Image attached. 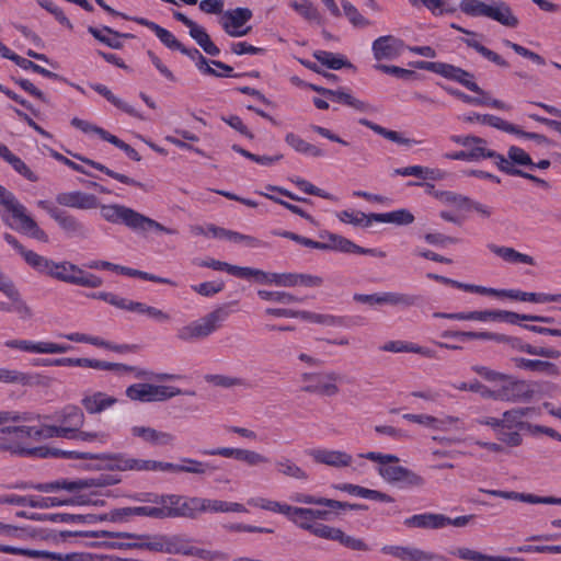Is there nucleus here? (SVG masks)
<instances>
[{"mask_svg":"<svg viewBox=\"0 0 561 561\" xmlns=\"http://www.w3.org/2000/svg\"><path fill=\"white\" fill-rule=\"evenodd\" d=\"M60 206L89 210L100 207L102 218L113 225H124L131 231L144 233L149 230L175 234L178 231L168 228L154 219L121 204L100 205L95 195L81 191L61 192L56 195Z\"/></svg>","mask_w":561,"mask_h":561,"instance_id":"1","label":"nucleus"},{"mask_svg":"<svg viewBox=\"0 0 561 561\" xmlns=\"http://www.w3.org/2000/svg\"><path fill=\"white\" fill-rule=\"evenodd\" d=\"M151 518H196L201 513H244L247 508L240 503L203 497H188L179 494H167L163 506H150Z\"/></svg>","mask_w":561,"mask_h":561,"instance_id":"2","label":"nucleus"},{"mask_svg":"<svg viewBox=\"0 0 561 561\" xmlns=\"http://www.w3.org/2000/svg\"><path fill=\"white\" fill-rule=\"evenodd\" d=\"M359 457L377 462V472L387 483L400 484L403 488H422L425 484L422 476L398 465L400 459L396 455L368 451L359 454Z\"/></svg>","mask_w":561,"mask_h":561,"instance_id":"3","label":"nucleus"},{"mask_svg":"<svg viewBox=\"0 0 561 561\" xmlns=\"http://www.w3.org/2000/svg\"><path fill=\"white\" fill-rule=\"evenodd\" d=\"M453 142L463 147L462 150L445 153V158L449 160L479 162L484 159H493L499 167L500 158H505L496 153L489 147L485 139L471 135H451L449 138Z\"/></svg>","mask_w":561,"mask_h":561,"instance_id":"4","label":"nucleus"},{"mask_svg":"<svg viewBox=\"0 0 561 561\" xmlns=\"http://www.w3.org/2000/svg\"><path fill=\"white\" fill-rule=\"evenodd\" d=\"M228 316L226 307H218L203 318L180 328L176 337L186 343L206 339L221 327Z\"/></svg>","mask_w":561,"mask_h":561,"instance_id":"5","label":"nucleus"},{"mask_svg":"<svg viewBox=\"0 0 561 561\" xmlns=\"http://www.w3.org/2000/svg\"><path fill=\"white\" fill-rule=\"evenodd\" d=\"M0 204L19 221L18 230L38 241L48 242L47 233L26 214V207L16 199L13 193L2 185H0Z\"/></svg>","mask_w":561,"mask_h":561,"instance_id":"6","label":"nucleus"},{"mask_svg":"<svg viewBox=\"0 0 561 561\" xmlns=\"http://www.w3.org/2000/svg\"><path fill=\"white\" fill-rule=\"evenodd\" d=\"M119 482V479L108 473H101L94 478H85V479H77V480H61L55 481L50 483H38V484H27L22 483L16 485L15 488L26 489L32 488L41 492H53L56 490H67L70 492L80 491L83 489L90 488H104L108 485H113Z\"/></svg>","mask_w":561,"mask_h":561,"instance_id":"7","label":"nucleus"},{"mask_svg":"<svg viewBox=\"0 0 561 561\" xmlns=\"http://www.w3.org/2000/svg\"><path fill=\"white\" fill-rule=\"evenodd\" d=\"M49 277L87 288H98L103 284L102 278L98 275L85 272L78 265L68 261H54Z\"/></svg>","mask_w":561,"mask_h":561,"instance_id":"8","label":"nucleus"},{"mask_svg":"<svg viewBox=\"0 0 561 561\" xmlns=\"http://www.w3.org/2000/svg\"><path fill=\"white\" fill-rule=\"evenodd\" d=\"M37 206L45 210L69 238L87 239L89 237V229L73 215L54 206L48 201H38Z\"/></svg>","mask_w":561,"mask_h":561,"instance_id":"9","label":"nucleus"},{"mask_svg":"<svg viewBox=\"0 0 561 561\" xmlns=\"http://www.w3.org/2000/svg\"><path fill=\"white\" fill-rule=\"evenodd\" d=\"M354 301L368 306H391L402 309L413 307L417 304L419 297L412 294L399 291H382L375 294H355Z\"/></svg>","mask_w":561,"mask_h":561,"instance_id":"10","label":"nucleus"},{"mask_svg":"<svg viewBox=\"0 0 561 561\" xmlns=\"http://www.w3.org/2000/svg\"><path fill=\"white\" fill-rule=\"evenodd\" d=\"M414 67L434 72L446 79L456 81L468 90H479V85L473 80V75L450 64L436 61H416Z\"/></svg>","mask_w":561,"mask_h":561,"instance_id":"11","label":"nucleus"},{"mask_svg":"<svg viewBox=\"0 0 561 561\" xmlns=\"http://www.w3.org/2000/svg\"><path fill=\"white\" fill-rule=\"evenodd\" d=\"M181 393L179 388L151 383H134L126 389V396L130 400L140 402L165 401Z\"/></svg>","mask_w":561,"mask_h":561,"instance_id":"12","label":"nucleus"},{"mask_svg":"<svg viewBox=\"0 0 561 561\" xmlns=\"http://www.w3.org/2000/svg\"><path fill=\"white\" fill-rule=\"evenodd\" d=\"M102 458L110 470L162 471V461L131 458L125 454H105Z\"/></svg>","mask_w":561,"mask_h":561,"instance_id":"13","label":"nucleus"},{"mask_svg":"<svg viewBox=\"0 0 561 561\" xmlns=\"http://www.w3.org/2000/svg\"><path fill=\"white\" fill-rule=\"evenodd\" d=\"M318 237V249H329L343 253L369 254L380 257L385 256L383 252H379L375 249H364L351 240L337 234L321 232Z\"/></svg>","mask_w":561,"mask_h":561,"instance_id":"14","label":"nucleus"},{"mask_svg":"<svg viewBox=\"0 0 561 561\" xmlns=\"http://www.w3.org/2000/svg\"><path fill=\"white\" fill-rule=\"evenodd\" d=\"M253 16V13L248 8H236L227 10L222 13L220 24L224 31L231 37H241L249 34L252 26L243 27Z\"/></svg>","mask_w":561,"mask_h":561,"instance_id":"15","label":"nucleus"},{"mask_svg":"<svg viewBox=\"0 0 561 561\" xmlns=\"http://www.w3.org/2000/svg\"><path fill=\"white\" fill-rule=\"evenodd\" d=\"M497 398L501 401H523L528 400L533 396L529 386L523 380H516L504 374V378L497 383Z\"/></svg>","mask_w":561,"mask_h":561,"instance_id":"16","label":"nucleus"},{"mask_svg":"<svg viewBox=\"0 0 561 561\" xmlns=\"http://www.w3.org/2000/svg\"><path fill=\"white\" fill-rule=\"evenodd\" d=\"M404 48L403 41L392 35L379 36L371 45L374 58L378 61L393 60L401 55Z\"/></svg>","mask_w":561,"mask_h":561,"instance_id":"17","label":"nucleus"},{"mask_svg":"<svg viewBox=\"0 0 561 561\" xmlns=\"http://www.w3.org/2000/svg\"><path fill=\"white\" fill-rule=\"evenodd\" d=\"M329 101L352 106L358 111H366L367 104L341 90H329L318 87V108L327 110Z\"/></svg>","mask_w":561,"mask_h":561,"instance_id":"18","label":"nucleus"},{"mask_svg":"<svg viewBox=\"0 0 561 561\" xmlns=\"http://www.w3.org/2000/svg\"><path fill=\"white\" fill-rule=\"evenodd\" d=\"M0 291H2L9 299L12 300V311L16 312L22 320H27L32 318L33 311L31 307L22 299L13 282L7 278L1 272Z\"/></svg>","mask_w":561,"mask_h":561,"instance_id":"19","label":"nucleus"},{"mask_svg":"<svg viewBox=\"0 0 561 561\" xmlns=\"http://www.w3.org/2000/svg\"><path fill=\"white\" fill-rule=\"evenodd\" d=\"M500 343L507 344L512 350L523 352L529 355L539 356L543 358L558 359L561 352L553 347L533 346L524 342L519 337L508 336L503 334V340Z\"/></svg>","mask_w":561,"mask_h":561,"instance_id":"20","label":"nucleus"},{"mask_svg":"<svg viewBox=\"0 0 561 561\" xmlns=\"http://www.w3.org/2000/svg\"><path fill=\"white\" fill-rule=\"evenodd\" d=\"M363 504H351L325 497H318V519L333 520L339 518L346 510H366Z\"/></svg>","mask_w":561,"mask_h":561,"instance_id":"21","label":"nucleus"},{"mask_svg":"<svg viewBox=\"0 0 561 561\" xmlns=\"http://www.w3.org/2000/svg\"><path fill=\"white\" fill-rule=\"evenodd\" d=\"M102 536L133 539V541H115L110 546L118 549H147L153 551L154 540L150 535H136L130 533L102 531Z\"/></svg>","mask_w":561,"mask_h":561,"instance_id":"22","label":"nucleus"},{"mask_svg":"<svg viewBox=\"0 0 561 561\" xmlns=\"http://www.w3.org/2000/svg\"><path fill=\"white\" fill-rule=\"evenodd\" d=\"M131 435L142 439L151 446H173L175 436L169 432L158 431L149 426H134L131 427Z\"/></svg>","mask_w":561,"mask_h":561,"instance_id":"23","label":"nucleus"},{"mask_svg":"<svg viewBox=\"0 0 561 561\" xmlns=\"http://www.w3.org/2000/svg\"><path fill=\"white\" fill-rule=\"evenodd\" d=\"M383 554L392 556L401 561H432L435 554L409 546L387 545L381 548Z\"/></svg>","mask_w":561,"mask_h":561,"instance_id":"24","label":"nucleus"},{"mask_svg":"<svg viewBox=\"0 0 561 561\" xmlns=\"http://www.w3.org/2000/svg\"><path fill=\"white\" fill-rule=\"evenodd\" d=\"M531 411L529 408H519L505 411L502 417L483 416L477 420L481 425L490 426L496 434L501 427H512L517 422V419H523Z\"/></svg>","mask_w":561,"mask_h":561,"instance_id":"25","label":"nucleus"},{"mask_svg":"<svg viewBox=\"0 0 561 561\" xmlns=\"http://www.w3.org/2000/svg\"><path fill=\"white\" fill-rule=\"evenodd\" d=\"M154 552H165L171 554H193V548L184 545L183 540L179 536H165V535H153Z\"/></svg>","mask_w":561,"mask_h":561,"instance_id":"26","label":"nucleus"},{"mask_svg":"<svg viewBox=\"0 0 561 561\" xmlns=\"http://www.w3.org/2000/svg\"><path fill=\"white\" fill-rule=\"evenodd\" d=\"M103 517H99L95 514H68V513H55V514H38L33 513L30 519L37 522H51V523H80V524H94L101 520Z\"/></svg>","mask_w":561,"mask_h":561,"instance_id":"27","label":"nucleus"},{"mask_svg":"<svg viewBox=\"0 0 561 561\" xmlns=\"http://www.w3.org/2000/svg\"><path fill=\"white\" fill-rule=\"evenodd\" d=\"M511 360L516 368L531 373L543 374L550 377H558L561 374L559 366L552 362L524 357H513Z\"/></svg>","mask_w":561,"mask_h":561,"instance_id":"28","label":"nucleus"},{"mask_svg":"<svg viewBox=\"0 0 561 561\" xmlns=\"http://www.w3.org/2000/svg\"><path fill=\"white\" fill-rule=\"evenodd\" d=\"M485 18L511 28H515L519 25L518 18L514 14L511 5L505 1H495L489 4Z\"/></svg>","mask_w":561,"mask_h":561,"instance_id":"29","label":"nucleus"},{"mask_svg":"<svg viewBox=\"0 0 561 561\" xmlns=\"http://www.w3.org/2000/svg\"><path fill=\"white\" fill-rule=\"evenodd\" d=\"M448 516L438 513H422L408 517L404 525L412 528L442 529L446 527Z\"/></svg>","mask_w":561,"mask_h":561,"instance_id":"30","label":"nucleus"},{"mask_svg":"<svg viewBox=\"0 0 561 561\" xmlns=\"http://www.w3.org/2000/svg\"><path fill=\"white\" fill-rule=\"evenodd\" d=\"M486 248L497 257L508 264L536 265V261L531 255L518 252L514 248L488 243Z\"/></svg>","mask_w":561,"mask_h":561,"instance_id":"31","label":"nucleus"},{"mask_svg":"<svg viewBox=\"0 0 561 561\" xmlns=\"http://www.w3.org/2000/svg\"><path fill=\"white\" fill-rule=\"evenodd\" d=\"M504 297L534 304L561 302V294L527 293L519 289H503Z\"/></svg>","mask_w":561,"mask_h":561,"instance_id":"32","label":"nucleus"},{"mask_svg":"<svg viewBox=\"0 0 561 561\" xmlns=\"http://www.w3.org/2000/svg\"><path fill=\"white\" fill-rule=\"evenodd\" d=\"M343 375L334 370L318 374V396L334 397L340 392Z\"/></svg>","mask_w":561,"mask_h":561,"instance_id":"33","label":"nucleus"},{"mask_svg":"<svg viewBox=\"0 0 561 561\" xmlns=\"http://www.w3.org/2000/svg\"><path fill=\"white\" fill-rule=\"evenodd\" d=\"M334 489L346 492L354 496L362 497V499H368V500H374V501H379V502H385V503H392L394 501L393 497L388 495L387 493H383V492H380L377 490L367 489V488H364V486H360L357 484L342 483V484L334 485Z\"/></svg>","mask_w":561,"mask_h":561,"instance_id":"34","label":"nucleus"},{"mask_svg":"<svg viewBox=\"0 0 561 561\" xmlns=\"http://www.w3.org/2000/svg\"><path fill=\"white\" fill-rule=\"evenodd\" d=\"M318 462L335 469H343L352 465L353 456L343 450L318 449Z\"/></svg>","mask_w":561,"mask_h":561,"instance_id":"35","label":"nucleus"},{"mask_svg":"<svg viewBox=\"0 0 561 561\" xmlns=\"http://www.w3.org/2000/svg\"><path fill=\"white\" fill-rule=\"evenodd\" d=\"M133 21L154 32L157 37L168 48L178 50L180 47H182V43L170 31L163 28L157 23L139 16H133Z\"/></svg>","mask_w":561,"mask_h":561,"instance_id":"36","label":"nucleus"},{"mask_svg":"<svg viewBox=\"0 0 561 561\" xmlns=\"http://www.w3.org/2000/svg\"><path fill=\"white\" fill-rule=\"evenodd\" d=\"M73 157L91 167H93L94 169L105 173L106 175L111 176L112 179L116 180V181H119L121 183H124V184H127V185H131V186H136V187H139L141 190H144L145 192H148L150 191V186L147 185V184H144L141 182H138L125 174H122V173H118V172H115L111 169H108L107 167H105L104 164L102 163H99V162H95L91 159H88V158H84L82 156H79V154H73Z\"/></svg>","mask_w":561,"mask_h":561,"instance_id":"37","label":"nucleus"},{"mask_svg":"<svg viewBox=\"0 0 561 561\" xmlns=\"http://www.w3.org/2000/svg\"><path fill=\"white\" fill-rule=\"evenodd\" d=\"M73 157L91 167H93L94 169L105 173L106 175L111 176L112 179L116 180V181H119L121 183H124V184H127V185H131V186H136V187H139L141 190H144L145 192H148L150 191V186L147 185V184H144L141 182H138L125 174H122V173H118V172H115L111 169H108L107 167H105L104 164L102 163H99V162H95L91 159H88V158H84L82 156H79V154H73Z\"/></svg>","mask_w":561,"mask_h":561,"instance_id":"38","label":"nucleus"},{"mask_svg":"<svg viewBox=\"0 0 561 561\" xmlns=\"http://www.w3.org/2000/svg\"><path fill=\"white\" fill-rule=\"evenodd\" d=\"M116 398L107 396L104 392H95L91 396H85L81 403L90 414L101 413L107 408L116 403Z\"/></svg>","mask_w":561,"mask_h":561,"instance_id":"39","label":"nucleus"},{"mask_svg":"<svg viewBox=\"0 0 561 561\" xmlns=\"http://www.w3.org/2000/svg\"><path fill=\"white\" fill-rule=\"evenodd\" d=\"M88 32L99 42L103 43L104 45L113 48V49H121L123 47L122 42L118 41L119 37H130V34H122L117 31H114L113 28L108 26H103L102 30L89 26Z\"/></svg>","mask_w":561,"mask_h":561,"instance_id":"40","label":"nucleus"},{"mask_svg":"<svg viewBox=\"0 0 561 561\" xmlns=\"http://www.w3.org/2000/svg\"><path fill=\"white\" fill-rule=\"evenodd\" d=\"M290 511L285 513L297 526L316 534V512L311 508H301L290 506Z\"/></svg>","mask_w":561,"mask_h":561,"instance_id":"41","label":"nucleus"},{"mask_svg":"<svg viewBox=\"0 0 561 561\" xmlns=\"http://www.w3.org/2000/svg\"><path fill=\"white\" fill-rule=\"evenodd\" d=\"M103 517L101 520L124 522L131 516H146L151 518L150 506H136V507H122L111 511L105 515H98Z\"/></svg>","mask_w":561,"mask_h":561,"instance_id":"42","label":"nucleus"},{"mask_svg":"<svg viewBox=\"0 0 561 561\" xmlns=\"http://www.w3.org/2000/svg\"><path fill=\"white\" fill-rule=\"evenodd\" d=\"M451 554L458 557L463 561H520V559L518 558L504 556H489L467 547H459L456 550L451 551Z\"/></svg>","mask_w":561,"mask_h":561,"instance_id":"43","label":"nucleus"},{"mask_svg":"<svg viewBox=\"0 0 561 561\" xmlns=\"http://www.w3.org/2000/svg\"><path fill=\"white\" fill-rule=\"evenodd\" d=\"M482 492L492 496L501 497L504 500H514L529 504H547V496H539L531 493H519L515 491L503 490H481Z\"/></svg>","mask_w":561,"mask_h":561,"instance_id":"44","label":"nucleus"},{"mask_svg":"<svg viewBox=\"0 0 561 561\" xmlns=\"http://www.w3.org/2000/svg\"><path fill=\"white\" fill-rule=\"evenodd\" d=\"M376 222L393 224L397 226H408L413 224L414 215L405 208L392 210L389 213L376 214L374 217Z\"/></svg>","mask_w":561,"mask_h":561,"instance_id":"45","label":"nucleus"},{"mask_svg":"<svg viewBox=\"0 0 561 561\" xmlns=\"http://www.w3.org/2000/svg\"><path fill=\"white\" fill-rule=\"evenodd\" d=\"M318 62L332 70L353 69V64L343 54L318 50Z\"/></svg>","mask_w":561,"mask_h":561,"instance_id":"46","label":"nucleus"},{"mask_svg":"<svg viewBox=\"0 0 561 561\" xmlns=\"http://www.w3.org/2000/svg\"><path fill=\"white\" fill-rule=\"evenodd\" d=\"M126 310L137 312L139 314H146L160 323L169 322L171 320V316L168 312L138 301L129 300Z\"/></svg>","mask_w":561,"mask_h":561,"instance_id":"47","label":"nucleus"},{"mask_svg":"<svg viewBox=\"0 0 561 561\" xmlns=\"http://www.w3.org/2000/svg\"><path fill=\"white\" fill-rule=\"evenodd\" d=\"M5 58L12 60L15 65L21 67L22 69L32 70V71L39 73L48 79L65 81V79L61 76H59L58 73L47 70L46 68L35 64L34 61L23 58L12 51H10L9 56H7Z\"/></svg>","mask_w":561,"mask_h":561,"instance_id":"48","label":"nucleus"},{"mask_svg":"<svg viewBox=\"0 0 561 561\" xmlns=\"http://www.w3.org/2000/svg\"><path fill=\"white\" fill-rule=\"evenodd\" d=\"M89 503L88 500H85L84 496H78V497H75V499H66V500H60L58 497H38V496H32V503H31V507H35V508H49V507H54V506H62V505H75V504H78V505H83V504H87Z\"/></svg>","mask_w":561,"mask_h":561,"instance_id":"49","label":"nucleus"},{"mask_svg":"<svg viewBox=\"0 0 561 561\" xmlns=\"http://www.w3.org/2000/svg\"><path fill=\"white\" fill-rule=\"evenodd\" d=\"M190 28V36L203 48V50L210 56H218L219 48L213 43L207 32L194 22Z\"/></svg>","mask_w":561,"mask_h":561,"instance_id":"50","label":"nucleus"},{"mask_svg":"<svg viewBox=\"0 0 561 561\" xmlns=\"http://www.w3.org/2000/svg\"><path fill=\"white\" fill-rule=\"evenodd\" d=\"M523 426L522 419H517V422L514 426L510 427H501L495 434L496 438L508 447H518L523 443V436L519 433V430Z\"/></svg>","mask_w":561,"mask_h":561,"instance_id":"51","label":"nucleus"},{"mask_svg":"<svg viewBox=\"0 0 561 561\" xmlns=\"http://www.w3.org/2000/svg\"><path fill=\"white\" fill-rule=\"evenodd\" d=\"M91 88L101 94L103 98H105L108 102H111L113 105L118 107L119 110L124 111L125 113L129 114L130 116L141 118L139 113L134 108V106L129 105L122 99L115 96L112 91L104 84L95 83L91 84Z\"/></svg>","mask_w":561,"mask_h":561,"instance_id":"52","label":"nucleus"},{"mask_svg":"<svg viewBox=\"0 0 561 561\" xmlns=\"http://www.w3.org/2000/svg\"><path fill=\"white\" fill-rule=\"evenodd\" d=\"M57 419L65 424L64 427H71L76 431L83 425L84 414L80 408L68 405L57 414Z\"/></svg>","mask_w":561,"mask_h":561,"instance_id":"53","label":"nucleus"},{"mask_svg":"<svg viewBox=\"0 0 561 561\" xmlns=\"http://www.w3.org/2000/svg\"><path fill=\"white\" fill-rule=\"evenodd\" d=\"M217 467L193 458H182L180 472L192 473L198 477L211 474Z\"/></svg>","mask_w":561,"mask_h":561,"instance_id":"54","label":"nucleus"},{"mask_svg":"<svg viewBox=\"0 0 561 561\" xmlns=\"http://www.w3.org/2000/svg\"><path fill=\"white\" fill-rule=\"evenodd\" d=\"M24 261L36 272L49 276L54 261L43 255L37 254L32 250L22 252Z\"/></svg>","mask_w":561,"mask_h":561,"instance_id":"55","label":"nucleus"},{"mask_svg":"<svg viewBox=\"0 0 561 561\" xmlns=\"http://www.w3.org/2000/svg\"><path fill=\"white\" fill-rule=\"evenodd\" d=\"M208 230L213 233L214 237L226 238L233 242H245L250 247H259L261 243L260 240H257L256 238H253L251 236H247V234L239 233L237 231L219 228L214 225H210L208 227Z\"/></svg>","mask_w":561,"mask_h":561,"instance_id":"56","label":"nucleus"},{"mask_svg":"<svg viewBox=\"0 0 561 561\" xmlns=\"http://www.w3.org/2000/svg\"><path fill=\"white\" fill-rule=\"evenodd\" d=\"M35 440L47 439L53 437L75 438V428L71 427L44 425L42 427H35Z\"/></svg>","mask_w":561,"mask_h":561,"instance_id":"57","label":"nucleus"},{"mask_svg":"<svg viewBox=\"0 0 561 561\" xmlns=\"http://www.w3.org/2000/svg\"><path fill=\"white\" fill-rule=\"evenodd\" d=\"M435 317L458 321L489 322V310H474L453 313L437 312L435 313Z\"/></svg>","mask_w":561,"mask_h":561,"instance_id":"58","label":"nucleus"},{"mask_svg":"<svg viewBox=\"0 0 561 561\" xmlns=\"http://www.w3.org/2000/svg\"><path fill=\"white\" fill-rule=\"evenodd\" d=\"M376 214H365L363 211L344 210L339 214L341 221L351 224L356 227H370L375 221Z\"/></svg>","mask_w":561,"mask_h":561,"instance_id":"59","label":"nucleus"},{"mask_svg":"<svg viewBox=\"0 0 561 561\" xmlns=\"http://www.w3.org/2000/svg\"><path fill=\"white\" fill-rule=\"evenodd\" d=\"M341 5L345 18L354 27L365 28L371 24L350 1L342 0Z\"/></svg>","mask_w":561,"mask_h":561,"instance_id":"60","label":"nucleus"},{"mask_svg":"<svg viewBox=\"0 0 561 561\" xmlns=\"http://www.w3.org/2000/svg\"><path fill=\"white\" fill-rule=\"evenodd\" d=\"M463 43L477 50L482 57L485 59L492 61L493 64L501 66V67H507L508 64L495 51L489 49L488 47L480 44L477 39L473 37L465 38Z\"/></svg>","mask_w":561,"mask_h":561,"instance_id":"61","label":"nucleus"},{"mask_svg":"<svg viewBox=\"0 0 561 561\" xmlns=\"http://www.w3.org/2000/svg\"><path fill=\"white\" fill-rule=\"evenodd\" d=\"M451 430L465 431L466 427L463 422L459 417L454 415L443 414L440 416L434 417L433 431L446 432Z\"/></svg>","mask_w":561,"mask_h":561,"instance_id":"62","label":"nucleus"},{"mask_svg":"<svg viewBox=\"0 0 561 561\" xmlns=\"http://www.w3.org/2000/svg\"><path fill=\"white\" fill-rule=\"evenodd\" d=\"M1 433L13 436L16 442H25L27 439L35 440L36 432L35 426L16 425L3 426L0 428Z\"/></svg>","mask_w":561,"mask_h":561,"instance_id":"63","label":"nucleus"},{"mask_svg":"<svg viewBox=\"0 0 561 561\" xmlns=\"http://www.w3.org/2000/svg\"><path fill=\"white\" fill-rule=\"evenodd\" d=\"M343 547L354 551H368L369 546L360 538L345 534L341 528L335 536V540Z\"/></svg>","mask_w":561,"mask_h":561,"instance_id":"64","label":"nucleus"}]
</instances>
